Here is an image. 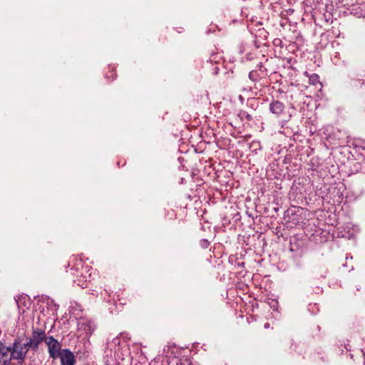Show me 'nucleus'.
Segmentation results:
<instances>
[{"label":"nucleus","instance_id":"1","mask_svg":"<svg viewBox=\"0 0 365 365\" xmlns=\"http://www.w3.org/2000/svg\"><path fill=\"white\" fill-rule=\"evenodd\" d=\"M9 347L11 359L17 360L20 364H22L30 349L26 342H24L21 338L17 337Z\"/></svg>","mask_w":365,"mask_h":365},{"label":"nucleus","instance_id":"7","mask_svg":"<svg viewBox=\"0 0 365 365\" xmlns=\"http://www.w3.org/2000/svg\"><path fill=\"white\" fill-rule=\"evenodd\" d=\"M284 108V104L279 101H274L269 104V110L277 115H279L283 112Z\"/></svg>","mask_w":365,"mask_h":365},{"label":"nucleus","instance_id":"8","mask_svg":"<svg viewBox=\"0 0 365 365\" xmlns=\"http://www.w3.org/2000/svg\"><path fill=\"white\" fill-rule=\"evenodd\" d=\"M319 76L316 73H314V74L311 75L309 77V83L314 85L317 83H319Z\"/></svg>","mask_w":365,"mask_h":365},{"label":"nucleus","instance_id":"4","mask_svg":"<svg viewBox=\"0 0 365 365\" xmlns=\"http://www.w3.org/2000/svg\"><path fill=\"white\" fill-rule=\"evenodd\" d=\"M46 344L48 346V351L49 354L50 358L53 359H56L58 358V356L61 354V345L60 342L54 339L53 336H48L47 340L46 341Z\"/></svg>","mask_w":365,"mask_h":365},{"label":"nucleus","instance_id":"2","mask_svg":"<svg viewBox=\"0 0 365 365\" xmlns=\"http://www.w3.org/2000/svg\"><path fill=\"white\" fill-rule=\"evenodd\" d=\"M83 264L84 263L81 259H76L75 269L71 268L70 271H66L67 272H70L73 277H76V279H73V282L82 287H83V283L91 278V274H88L90 271L88 267H84Z\"/></svg>","mask_w":365,"mask_h":365},{"label":"nucleus","instance_id":"10","mask_svg":"<svg viewBox=\"0 0 365 365\" xmlns=\"http://www.w3.org/2000/svg\"><path fill=\"white\" fill-rule=\"evenodd\" d=\"M281 42H282V41H281V40H280V39H279V38H276V39H274V43L275 45H277L278 43H281Z\"/></svg>","mask_w":365,"mask_h":365},{"label":"nucleus","instance_id":"11","mask_svg":"<svg viewBox=\"0 0 365 365\" xmlns=\"http://www.w3.org/2000/svg\"><path fill=\"white\" fill-rule=\"evenodd\" d=\"M264 327L265 329H267L269 327V324L268 323H266Z\"/></svg>","mask_w":365,"mask_h":365},{"label":"nucleus","instance_id":"5","mask_svg":"<svg viewBox=\"0 0 365 365\" xmlns=\"http://www.w3.org/2000/svg\"><path fill=\"white\" fill-rule=\"evenodd\" d=\"M11 359L10 347L0 342V365H14Z\"/></svg>","mask_w":365,"mask_h":365},{"label":"nucleus","instance_id":"9","mask_svg":"<svg viewBox=\"0 0 365 365\" xmlns=\"http://www.w3.org/2000/svg\"><path fill=\"white\" fill-rule=\"evenodd\" d=\"M210 245V242L207 240L203 239L200 240V246L205 249L207 248Z\"/></svg>","mask_w":365,"mask_h":365},{"label":"nucleus","instance_id":"6","mask_svg":"<svg viewBox=\"0 0 365 365\" xmlns=\"http://www.w3.org/2000/svg\"><path fill=\"white\" fill-rule=\"evenodd\" d=\"M61 359V365H74L76 360L73 352L68 349H64L61 351V355L58 356Z\"/></svg>","mask_w":365,"mask_h":365},{"label":"nucleus","instance_id":"3","mask_svg":"<svg viewBox=\"0 0 365 365\" xmlns=\"http://www.w3.org/2000/svg\"><path fill=\"white\" fill-rule=\"evenodd\" d=\"M48 336H46V334L44 330L41 329H36L33 330L31 336L26 339V344L28 346L34 350L36 351L38 349L39 344L47 340Z\"/></svg>","mask_w":365,"mask_h":365}]
</instances>
